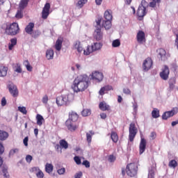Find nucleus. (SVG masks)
Instances as JSON below:
<instances>
[{
	"mask_svg": "<svg viewBox=\"0 0 178 178\" xmlns=\"http://www.w3.org/2000/svg\"><path fill=\"white\" fill-rule=\"evenodd\" d=\"M88 88V77L86 75L78 76L73 82L72 89L75 92L86 91Z\"/></svg>",
	"mask_w": 178,
	"mask_h": 178,
	"instance_id": "nucleus-1",
	"label": "nucleus"
},
{
	"mask_svg": "<svg viewBox=\"0 0 178 178\" xmlns=\"http://www.w3.org/2000/svg\"><path fill=\"white\" fill-rule=\"evenodd\" d=\"M6 105V98L3 97L1 99V106H5Z\"/></svg>",
	"mask_w": 178,
	"mask_h": 178,
	"instance_id": "nucleus-63",
	"label": "nucleus"
},
{
	"mask_svg": "<svg viewBox=\"0 0 178 178\" xmlns=\"http://www.w3.org/2000/svg\"><path fill=\"white\" fill-rule=\"evenodd\" d=\"M9 137V134L5 131L0 130V140L5 141Z\"/></svg>",
	"mask_w": 178,
	"mask_h": 178,
	"instance_id": "nucleus-24",
	"label": "nucleus"
},
{
	"mask_svg": "<svg viewBox=\"0 0 178 178\" xmlns=\"http://www.w3.org/2000/svg\"><path fill=\"white\" fill-rule=\"evenodd\" d=\"M127 175L129 176V177H134V176L137 175V165L134 163H131L127 165Z\"/></svg>",
	"mask_w": 178,
	"mask_h": 178,
	"instance_id": "nucleus-4",
	"label": "nucleus"
},
{
	"mask_svg": "<svg viewBox=\"0 0 178 178\" xmlns=\"http://www.w3.org/2000/svg\"><path fill=\"white\" fill-rule=\"evenodd\" d=\"M129 139L131 143L134 141V138H136V136H137V133H138V129L136 127V123L131 122L129 128Z\"/></svg>",
	"mask_w": 178,
	"mask_h": 178,
	"instance_id": "nucleus-3",
	"label": "nucleus"
},
{
	"mask_svg": "<svg viewBox=\"0 0 178 178\" xmlns=\"http://www.w3.org/2000/svg\"><path fill=\"white\" fill-rule=\"evenodd\" d=\"M2 172L3 174V177L9 178V172H8V167H3L2 169Z\"/></svg>",
	"mask_w": 178,
	"mask_h": 178,
	"instance_id": "nucleus-47",
	"label": "nucleus"
},
{
	"mask_svg": "<svg viewBox=\"0 0 178 178\" xmlns=\"http://www.w3.org/2000/svg\"><path fill=\"white\" fill-rule=\"evenodd\" d=\"M26 162H28V163H30L31 162V161H33V156L29 154L26 155Z\"/></svg>",
	"mask_w": 178,
	"mask_h": 178,
	"instance_id": "nucleus-54",
	"label": "nucleus"
},
{
	"mask_svg": "<svg viewBox=\"0 0 178 178\" xmlns=\"http://www.w3.org/2000/svg\"><path fill=\"white\" fill-rule=\"evenodd\" d=\"M169 84V88L171 91H173L175 90V85L176 84V79L175 78H171L168 81Z\"/></svg>",
	"mask_w": 178,
	"mask_h": 178,
	"instance_id": "nucleus-26",
	"label": "nucleus"
},
{
	"mask_svg": "<svg viewBox=\"0 0 178 178\" xmlns=\"http://www.w3.org/2000/svg\"><path fill=\"white\" fill-rule=\"evenodd\" d=\"M77 120H79V115L74 111L70 112L69 114V118L67 121L77 123Z\"/></svg>",
	"mask_w": 178,
	"mask_h": 178,
	"instance_id": "nucleus-16",
	"label": "nucleus"
},
{
	"mask_svg": "<svg viewBox=\"0 0 178 178\" xmlns=\"http://www.w3.org/2000/svg\"><path fill=\"white\" fill-rule=\"evenodd\" d=\"M92 80L101 83L104 80V74L102 72L95 71L91 74Z\"/></svg>",
	"mask_w": 178,
	"mask_h": 178,
	"instance_id": "nucleus-10",
	"label": "nucleus"
},
{
	"mask_svg": "<svg viewBox=\"0 0 178 178\" xmlns=\"http://www.w3.org/2000/svg\"><path fill=\"white\" fill-rule=\"evenodd\" d=\"M18 111L23 113L24 115H27V110L26 109V107H18Z\"/></svg>",
	"mask_w": 178,
	"mask_h": 178,
	"instance_id": "nucleus-50",
	"label": "nucleus"
},
{
	"mask_svg": "<svg viewBox=\"0 0 178 178\" xmlns=\"http://www.w3.org/2000/svg\"><path fill=\"white\" fill-rule=\"evenodd\" d=\"M113 87H112V86H111V85H106V86L102 87V88L100 89V90H99V94L100 95H104L105 94V91H111V90L113 91Z\"/></svg>",
	"mask_w": 178,
	"mask_h": 178,
	"instance_id": "nucleus-18",
	"label": "nucleus"
},
{
	"mask_svg": "<svg viewBox=\"0 0 178 178\" xmlns=\"http://www.w3.org/2000/svg\"><path fill=\"white\" fill-rule=\"evenodd\" d=\"M102 26L106 30H109V29L112 27V22L111 21L104 20L102 22Z\"/></svg>",
	"mask_w": 178,
	"mask_h": 178,
	"instance_id": "nucleus-29",
	"label": "nucleus"
},
{
	"mask_svg": "<svg viewBox=\"0 0 178 178\" xmlns=\"http://www.w3.org/2000/svg\"><path fill=\"white\" fill-rule=\"evenodd\" d=\"M81 176H83V172H79L75 175L74 178H81Z\"/></svg>",
	"mask_w": 178,
	"mask_h": 178,
	"instance_id": "nucleus-64",
	"label": "nucleus"
},
{
	"mask_svg": "<svg viewBox=\"0 0 178 178\" xmlns=\"http://www.w3.org/2000/svg\"><path fill=\"white\" fill-rule=\"evenodd\" d=\"M13 68L14 72L16 73H23V69H22V65L20 63H17L13 65Z\"/></svg>",
	"mask_w": 178,
	"mask_h": 178,
	"instance_id": "nucleus-22",
	"label": "nucleus"
},
{
	"mask_svg": "<svg viewBox=\"0 0 178 178\" xmlns=\"http://www.w3.org/2000/svg\"><path fill=\"white\" fill-rule=\"evenodd\" d=\"M88 1V0H79L76 6V8H79L81 9V8H83V6H84V5H86V3Z\"/></svg>",
	"mask_w": 178,
	"mask_h": 178,
	"instance_id": "nucleus-42",
	"label": "nucleus"
},
{
	"mask_svg": "<svg viewBox=\"0 0 178 178\" xmlns=\"http://www.w3.org/2000/svg\"><path fill=\"white\" fill-rule=\"evenodd\" d=\"M48 101H49V98H48V95H44L42 99V102L43 104H48Z\"/></svg>",
	"mask_w": 178,
	"mask_h": 178,
	"instance_id": "nucleus-53",
	"label": "nucleus"
},
{
	"mask_svg": "<svg viewBox=\"0 0 178 178\" xmlns=\"http://www.w3.org/2000/svg\"><path fill=\"white\" fill-rule=\"evenodd\" d=\"M104 19H106V20L112 22V13H111L109 10L105 11Z\"/></svg>",
	"mask_w": 178,
	"mask_h": 178,
	"instance_id": "nucleus-39",
	"label": "nucleus"
},
{
	"mask_svg": "<svg viewBox=\"0 0 178 178\" xmlns=\"http://www.w3.org/2000/svg\"><path fill=\"white\" fill-rule=\"evenodd\" d=\"M46 58L49 60L51 59H54V50L53 49H48L46 51Z\"/></svg>",
	"mask_w": 178,
	"mask_h": 178,
	"instance_id": "nucleus-35",
	"label": "nucleus"
},
{
	"mask_svg": "<svg viewBox=\"0 0 178 178\" xmlns=\"http://www.w3.org/2000/svg\"><path fill=\"white\" fill-rule=\"evenodd\" d=\"M99 108L100 111L105 112V111H111V106L106 104L105 102H101L99 104Z\"/></svg>",
	"mask_w": 178,
	"mask_h": 178,
	"instance_id": "nucleus-17",
	"label": "nucleus"
},
{
	"mask_svg": "<svg viewBox=\"0 0 178 178\" xmlns=\"http://www.w3.org/2000/svg\"><path fill=\"white\" fill-rule=\"evenodd\" d=\"M49 10H51V3H46L42 10V19L47 20L49 16Z\"/></svg>",
	"mask_w": 178,
	"mask_h": 178,
	"instance_id": "nucleus-6",
	"label": "nucleus"
},
{
	"mask_svg": "<svg viewBox=\"0 0 178 178\" xmlns=\"http://www.w3.org/2000/svg\"><path fill=\"white\" fill-rule=\"evenodd\" d=\"M56 102L58 106H63V105H66V104L69 102V96L64 95L58 97L56 98Z\"/></svg>",
	"mask_w": 178,
	"mask_h": 178,
	"instance_id": "nucleus-9",
	"label": "nucleus"
},
{
	"mask_svg": "<svg viewBox=\"0 0 178 178\" xmlns=\"http://www.w3.org/2000/svg\"><path fill=\"white\" fill-rule=\"evenodd\" d=\"M101 22H102V18L101 17L97 18V19L96 20V24H97L96 29H102Z\"/></svg>",
	"mask_w": 178,
	"mask_h": 178,
	"instance_id": "nucleus-49",
	"label": "nucleus"
},
{
	"mask_svg": "<svg viewBox=\"0 0 178 178\" xmlns=\"http://www.w3.org/2000/svg\"><path fill=\"white\" fill-rule=\"evenodd\" d=\"M57 172L58 175H64L65 172H66V170L63 168L58 169Z\"/></svg>",
	"mask_w": 178,
	"mask_h": 178,
	"instance_id": "nucleus-60",
	"label": "nucleus"
},
{
	"mask_svg": "<svg viewBox=\"0 0 178 178\" xmlns=\"http://www.w3.org/2000/svg\"><path fill=\"white\" fill-rule=\"evenodd\" d=\"M33 170L37 172H36V176L38 178H44V172H42L41 171V170H40V168H37V167H34L33 168Z\"/></svg>",
	"mask_w": 178,
	"mask_h": 178,
	"instance_id": "nucleus-28",
	"label": "nucleus"
},
{
	"mask_svg": "<svg viewBox=\"0 0 178 178\" xmlns=\"http://www.w3.org/2000/svg\"><path fill=\"white\" fill-rule=\"evenodd\" d=\"M8 74V67H0V77H5Z\"/></svg>",
	"mask_w": 178,
	"mask_h": 178,
	"instance_id": "nucleus-25",
	"label": "nucleus"
},
{
	"mask_svg": "<svg viewBox=\"0 0 178 178\" xmlns=\"http://www.w3.org/2000/svg\"><path fill=\"white\" fill-rule=\"evenodd\" d=\"M5 152V147H3V145L2 143H0V155H2ZM3 164V159H2V157L0 156V168Z\"/></svg>",
	"mask_w": 178,
	"mask_h": 178,
	"instance_id": "nucleus-36",
	"label": "nucleus"
},
{
	"mask_svg": "<svg viewBox=\"0 0 178 178\" xmlns=\"http://www.w3.org/2000/svg\"><path fill=\"white\" fill-rule=\"evenodd\" d=\"M8 90L13 98H17V97H19V90L17 89V86L15 85L10 84L8 86Z\"/></svg>",
	"mask_w": 178,
	"mask_h": 178,
	"instance_id": "nucleus-13",
	"label": "nucleus"
},
{
	"mask_svg": "<svg viewBox=\"0 0 178 178\" xmlns=\"http://www.w3.org/2000/svg\"><path fill=\"white\" fill-rule=\"evenodd\" d=\"M36 120H37L38 126H41L42 124V123H44V122L45 121L44 120V117H42V115H41L40 114H37Z\"/></svg>",
	"mask_w": 178,
	"mask_h": 178,
	"instance_id": "nucleus-31",
	"label": "nucleus"
},
{
	"mask_svg": "<svg viewBox=\"0 0 178 178\" xmlns=\"http://www.w3.org/2000/svg\"><path fill=\"white\" fill-rule=\"evenodd\" d=\"M148 178H155V168H152L149 171Z\"/></svg>",
	"mask_w": 178,
	"mask_h": 178,
	"instance_id": "nucleus-48",
	"label": "nucleus"
},
{
	"mask_svg": "<svg viewBox=\"0 0 178 178\" xmlns=\"http://www.w3.org/2000/svg\"><path fill=\"white\" fill-rule=\"evenodd\" d=\"M34 30V23L30 22L25 28V31L27 34L31 35Z\"/></svg>",
	"mask_w": 178,
	"mask_h": 178,
	"instance_id": "nucleus-19",
	"label": "nucleus"
},
{
	"mask_svg": "<svg viewBox=\"0 0 178 178\" xmlns=\"http://www.w3.org/2000/svg\"><path fill=\"white\" fill-rule=\"evenodd\" d=\"M92 136H94V132H92V131H90L89 132L86 133V140L88 144H91Z\"/></svg>",
	"mask_w": 178,
	"mask_h": 178,
	"instance_id": "nucleus-37",
	"label": "nucleus"
},
{
	"mask_svg": "<svg viewBox=\"0 0 178 178\" xmlns=\"http://www.w3.org/2000/svg\"><path fill=\"white\" fill-rule=\"evenodd\" d=\"M62 42H63L62 39H58L56 40L55 44V49H56V51H60L62 49Z\"/></svg>",
	"mask_w": 178,
	"mask_h": 178,
	"instance_id": "nucleus-34",
	"label": "nucleus"
},
{
	"mask_svg": "<svg viewBox=\"0 0 178 178\" xmlns=\"http://www.w3.org/2000/svg\"><path fill=\"white\" fill-rule=\"evenodd\" d=\"M159 56L161 60H166L168 59V57H166V50L164 49H159Z\"/></svg>",
	"mask_w": 178,
	"mask_h": 178,
	"instance_id": "nucleus-20",
	"label": "nucleus"
},
{
	"mask_svg": "<svg viewBox=\"0 0 178 178\" xmlns=\"http://www.w3.org/2000/svg\"><path fill=\"white\" fill-rule=\"evenodd\" d=\"M59 144L60 147L64 148V149H67L69 148V143L65 140V139H62L60 140Z\"/></svg>",
	"mask_w": 178,
	"mask_h": 178,
	"instance_id": "nucleus-38",
	"label": "nucleus"
},
{
	"mask_svg": "<svg viewBox=\"0 0 178 178\" xmlns=\"http://www.w3.org/2000/svg\"><path fill=\"white\" fill-rule=\"evenodd\" d=\"M92 49H93V52L95 51H99L101 48H102V44L99 42H95L91 45Z\"/></svg>",
	"mask_w": 178,
	"mask_h": 178,
	"instance_id": "nucleus-32",
	"label": "nucleus"
},
{
	"mask_svg": "<svg viewBox=\"0 0 178 178\" xmlns=\"http://www.w3.org/2000/svg\"><path fill=\"white\" fill-rule=\"evenodd\" d=\"M111 138L113 143H118V141H119V136H118V133L112 131L111 134Z\"/></svg>",
	"mask_w": 178,
	"mask_h": 178,
	"instance_id": "nucleus-30",
	"label": "nucleus"
},
{
	"mask_svg": "<svg viewBox=\"0 0 178 178\" xmlns=\"http://www.w3.org/2000/svg\"><path fill=\"white\" fill-rule=\"evenodd\" d=\"M108 161L109 162H115V161H116V157H115L113 155H110L108 157Z\"/></svg>",
	"mask_w": 178,
	"mask_h": 178,
	"instance_id": "nucleus-59",
	"label": "nucleus"
},
{
	"mask_svg": "<svg viewBox=\"0 0 178 178\" xmlns=\"http://www.w3.org/2000/svg\"><path fill=\"white\" fill-rule=\"evenodd\" d=\"M92 52H94V50L90 45L87 47L86 49L83 50L84 55H90V54H92Z\"/></svg>",
	"mask_w": 178,
	"mask_h": 178,
	"instance_id": "nucleus-40",
	"label": "nucleus"
},
{
	"mask_svg": "<svg viewBox=\"0 0 178 178\" xmlns=\"http://www.w3.org/2000/svg\"><path fill=\"white\" fill-rule=\"evenodd\" d=\"M147 15V8L144 6H139L138 10H137V15L138 17L143 19L144 16Z\"/></svg>",
	"mask_w": 178,
	"mask_h": 178,
	"instance_id": "nucleus-15",
	"label": "nucleus"
},
{
	"mask_svg": "<svg viewBox=\"0 0 178 178\" xmlns=\"http://www.w3.org/2000/svg\"><path fill=\"white\" fill-rule=\"evenodd\" d=\"M75 49H77V51L80 53L83 52V47H81V42L80 41H76L74 44Z\"/></svg>",
	"mask_w": 178,
	"mask_h": 178,
	"instance_id": "nucleus-27",
	"label": "nucleus"
},
{
	"mask_svg": "<svg viewBox=\"0 0 178 178\" xmlns=\"http://www.w3.org/2000/svg\"><path fill=\"white\" fill-rule=\"evenodd\" d=\"M66 127L70 131H76L77 129H79V122H73L71 121L65 122Z\"/></svg>",
	"mask_w": 178,
	"mask_h": 178,
	"instance_id": "nucleus-11",
	"label": "nucleus"
},
{
	"mask_svg": "<svg viewBox=\"0 0 178 178\" xmlns=\"http://www.w3.org/2000/svg\"><path fill=\"white\" fill-rule=\"evenodd\" d=\"M23 143L25 147H29V136H26L24 138Z\"/></svg>",
	"mask_w": 178,
	"mask_h": 178,
	"instance_id": "nucleus-57",
	"label": "nucleus"
},
{
	"mask_svg": "<svg viewBox=\"0 0 178 178\" xmlns=\"http://www.w3.org/2000/svg\"><path fill=\"white\" fill-rule=\"evenodd\" d=\"M20 33V28L17 22H13L12 24H7L5 29V34L7 35H17Z\"/></svg>",
	"mask_w": 178,
	"mask_h": 178,
	"instance_id": "nucleus-2",
	"label": "nucleus"
},
{
	"mask_svg": "<svg viewBox=\"0 0 178 178\" xmlns=\"http://www.w3.org/2000/svg\"><path fill=\"white\" fill-rule=\"evenodd\" d=\"M178 113V108L174 107L171 111H165L162 115V119L163 120H168L169 118H172V116H175V115H177Z\"/></svg>",
	"mask_w": 178,
	"mask_h": 178,
	"instance_id": "nucleus-5",
	"label": "nucleus"
},
{
	"mask_svg": "<svg viewBox=\"0 0 178 178\" xmlns=\"http://www.w3.org/2000/svg\"><path fill=\"white\" fill-rule=\"evenodd\" d=\"M170 71L169 70V67L168 65H164L161 72L159 73V76L162 80H168L169 79V74Z\"/></svg>",
	"mask_w": 178,
	"mask_h": 178,
	"instance_id": "nucleus-7",
	"label": "nucleus"
},
{
	"mask_svg": "<svg viewBox=\"0 0 178 178\" xmlns=\"http://www.w3.org/2000/svg\"><path fill=\"white\" fill-rule=\"evenodd\" d=\"M22 10H18L17 14L15 15V17L17 19H22L23 17V13L22 12Z\"/></svg>",
	"mask_w": 178,
	"mask_h": 178,
	"instance_id": "nucleus-51",
	"label": "nucleus"
},
{
	"mask_svg": "<svg viewBox=\"0 0 178 178\" xmlns=\"http://www.w3.org/2000/svg\"><path fill=\"white\" fill-rule=\"evenodd\" d=\"M54 171V165L51 163H47L45 165V172L47 173L51 174Z\"/></svg>",
	"mask_w": 178,
	"mask_h": 178,
	"instance_id": "nucleus-33",
	"label": "nucleus"
},
{
	"mask_svg": "<svg viewBox=\"0 0 178 178\" xmlns=\"http://www.w3.org/2000/svg\"><path fill=\"white\" fill-rule=\"evenodd\" d=\"M150 138H152V140H155V138H156V133L152 132L150 134Z\"/></svg>",
	"mask_w": 178,
	"mask_h": 178,
	"instance_id": "nucleus-61",
	"label": "nucleus"
},
{
	"mask_svg": "<svg viewBox=\"0 0 178 178\" xmlns=\"http://www.w3.org/2000/svg\"><path fill=\"white\" fill-rule=\"evenodd\" d=\"M30 0H21L19 3V8L20 10H24L25 8H27Z\"/></svg>",
	"mask_w": 178,
	"mask_h": 178,
	"instance_id": "nucleus-23",
	"label": "nucleus"
},
{
	"mask_svg": "<svg viewBox=\"0 0 178 178\" xmlns=\"http://www.w3.org/2000/svg\"><path fill=\"white\" fill-rule=\"evenodd\" d=\"M74 160L75 161L76 165H81V159H80V157L76 156L74 158Z\"/></svg>",
	"mask_w": 178,
	"mask_h": 178,
	"instance_id": "nucleus-52",
	"label": "nucleus"
},
{
	"mask_svg": "<svg viewBox=\"0 0 178 178\" xmlns=\"http://www.w3.org/2000/svg\"><path fill=\"white\" fill-rule=\"evenodd\" d=\"M136 40L138 44H145V42H147V39L145 38V33H144L143 31H139L136 35Z\"/></svg>",
	"mask_w": 178,
	"mask_h": 178,
	"instance_id": "nucleus-8",
	"label": "nucleus"
},
{
	"mask_svg": "<svg viewBox=\"0 0 178 178\" xmlns=\"http://www.w3.org/2000/svg\"><path fill=\"white\" fill-rule=\"evenodd\" d=\"M152 118H154V119H158V118H159V110H158L157 108H154L152 111Z\"/></svg>",
	"mask_w": 178,
	"mask_h": 178,
	"instance_id": "nucleus-41",
	"label": "nucleus"
},
{
	"mask_svg": "<svg viewBox=\"0 0 178 178\" xmlns=\"http://www.w3.org/2000/svg\"><path fill=\"white\" fill-rule=\"evenodd\" d=\"M10 44H12L13 45H16V44H17V38H12L10 40Z\"/></svg>",
	"mask_w": 178,
	"mask_h": 178,
	"instance_id": "nucleus-62",
	"label": "nucleus"
},
{
	"mask_svg": "<svg viewBox=\"0 0 178 178\" xmlns=\"http://www.w3.org/2000/svg\"><path fill=\"white\" fill-rule=\"evenodd\" d=\"M82 165H83L86 168H90V161L85 160L83 161Z\"/></svg>",
	"mask_w": 178,
	"mask_h": 178,
	"instance_id": "nucleus-58",
	"label": "nucleus"
},
{
	"mask_svg": "<svg viewBox=\"0 0 178 178\" xmlns=\"http://www.w3.org/2000/svg\"><path fill=\"white\" fill-rule=\"evenodd\" d=\"M123 92L127 95H130L131 94V91L127 88L123 89Z\"/></svg>",
	"mask_w": 178,
	"mask_h": 178,
	"instance_id": "nucleus-55",
	"label": "nucleus"
},
{
	"mask_svg": "<svg viewBox=\"0 0 178 178\" xmlns=\"http://www.w3.org/2000/svg\"><path fill=\"white\" fill-rule=\"evenodd\" d=\"M82 116L87 117L90 116L91 115V110L88 108H84L81 112Z\"/></svg>",
	"mask_w": 178,
	"mask_h": 178,
	"instance_id": "nucleus-44",
	"label": "nucleus"
},
{
	"mask_svg": "<svg viewBox=\"0 0 178 178\" xmlns=\"http://www.w3.org/2000/svg\"><path fill=\"white\" fill-rule=\"evenodd\" d=\"M145 148H147V140L144 138H141L140 143L139 145V154L141 155L142 154H144L145 152Z\"/></svg>",
	"mask_w": 178,
	"mask_h": 178,
	"instance_id": "nucleus-14",
	"label": "nucleus"
},
{
	"mask_svg": "<svg viewBox=\"0 0 178 178\" xmlns=\"http://www.w3.org/2000/svg\"><path fill=\"white\" fill-rule=\"evenodd\" d=\"M160 3L161 0H152V1L149 3V6H150V8H156V3L159 5Z\"/></svg>",
	"mask_w": 178,
	"mask_h": 178,
	"instance_id": "nucleus-45",
	"label": "nucleus"
},
{
	"mask_svg": "<svg viewBox=\"0 0 178 178\" xmlns=\"http://www.w3.org/2000/svg\"><path fill=\"white\" fill-rule=\"evenodd\" d=\"M153 62L151 58H147L143 63V69L145 72H148L152 67Z\"/></svg>",
	"mask_w": 178,
	"mask_h": 178,
	"instance_id": "nucleus-12",
	"label": "nucleus"
},
{
	"mask_svg": "<svg viewBox=\"0 0 178 178\" xmlns=\"http://www.w3.org/2000/svg\"><path fill=\"white\" fill-rule=\"evenodd\" d=\"M17 152H19V149H13L10 151V155H15V154H17Z\"/></svg>",
	"mask_w": 178,
	"mask_h": 178,
	"instance_id": "nucleus-56",
	"label": "nucleus"
},
{
	"mask_svg": "<svg viewBox=\"0 0 178 178\" xmlns=\"http://www.w3.org/2000/svg\"><path fill=\"white\" fill-rule=\"evenodd\" d=\"M119 47H120V40L119 39L113 40L112 42V47L118 48Z\"/></svg>",
	"mask_w": 178,
	"mask_h": 178,
	"instance_id": "nucleus-46",
	"label": "nucleus"
},
{
	"mask_svg": "<svg viewBox=\"0 0 178 178\" xmlns=\"http://www.w3.org/2000/svg\"><path fill=\"white\" fill-rule=\"evenodd\" d=\"M95 38L97 41H101L102 39V32L99 28L96 29L95 31Z\"/></svg>",
	"mask_w": 178,
	"mask_h": 178,
	"instance_id": "nucleus-21",
	"label": "nucleus"
},
{
	"mask_svg": "<svg viewBox=\"0 0 178 178\" xmlns=\"http://www.w3.org/2000/svg\"><path fill=\"white\" fill-rule=\"evenodd\" d=\"M177 165L178 163L176 160H171L168 163L169 168H172L173 169H175V168H177Z\"/></svg>",
	"mask_w": 178,
	"mask_h": 178,
	"instance_id": "nucleus-43",
	"label": "nucleus"
}]
</instances>
